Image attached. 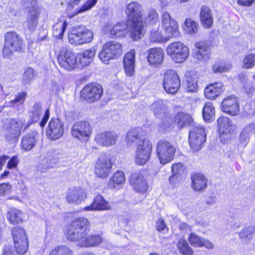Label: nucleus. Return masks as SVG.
Masks as SVG:
<instances>
[{
    "mask_svg": "<svg viewBox=\"0 0 255 255\" xmlns=\"http://www.w3.org/2000/svg\"><path fill=\"white\" fill-rule=\"evenodd\" d=\"M142 6L137 2H131L127 5L125 12L129 19L132 21L129 29L131 38L133 40H138L144 35V31L142 22Z\"/></svg>",
    "mask_w": 255,
    "mask_h": 255,
    "instance_id": "nucleus-1",
    "label": "nucleus"
},
{
    "mask_svg": "<svg viewBox=\"0 0 255 255\" xmlns=\"http://www.w3.org/2000/svg\"><path fill=\"white\" fill-rule=\"evenodd\" d=\"M90 231L89 222L84 217L74 219L66 232L67 239L72 242H78L82 247L83 242Z\"/></svg>",
    "mask_w": 255,
    "mask_h": 255,
    "instance_id": "nucleus-2",
    "label": "nucleus"
},
{
    "mask_svg": "<svg viewBox=\"0 0 255 255\" xmlns=\"http://www.w3.org/2000/svg\"><path fill=\"white\" fill-rule=\"evenodd\" d=\"M54 50L57 53L58 63L61 68L68 71L79 68L77 54L62 43H55Z\"/></svg>",
    "mask_w": 255,
    "mask_h": 255,
    "instance_id": "nucleus-3",
    "label": "nucleus"
},
{
    "mask_svg": "<svg viewBox=\"0 0 255 255\" xmlns=\"http://www.w3.org/2000/svg\"><path fill=\"white\" fill-rule=\"evenodd\" d=\"M93 39V31L82 25L73 27L68 34L69 42L75 45L90 43Z\"/></svg>",
    "mask_w": 255,
    "mask_h": 255,
    "instance_id": "nucleus-4",
    "label": "nucleus"
},
{
    "mask_svg": "<svg viewBox=\"0 0 255 255\" xmlns=\"http://www.w3.org/2000/svg\"><path fill=\"white\" fill-rule=\"evenodd\" d=\"M23 46V40L15 31H9L4 35V44L3 48L4 57H9L13 52L19 51Z\"/></svg>",
    "mask_w": 255,
    "mask_h": 255,
    "instance_id": "nucleus-5",
    "label": "nucleus"
},
{
    "mask_svg": "<svg viewBox=\"0 0 255 255\" xmlns=\"http://www.w3.org/2000/svg\"><path fill=\"white\" fill-rule=\"evenodd\" d=\"M123 53L122 45L116 41H110L104 44L102 50L98 54V58L102 63L108 64L111 60L117 58Z\"/></svg>",
    "mask_w": 255,
    "mask_h": 255,
    "instance_id": "nucleus-6",
    "label": "nucleus"
},
{
    "mask_svg": "<svg viewBox=\"0 0 255 255\" xmlns=\"http://www.w3.org/2000/svg\"><path fill=\"white\" fill-rule=\"evenodd\" d=\"M161 28L168 40L180 35L177 22L172 18L168 12H164L161 17Z\"/></svg>",
    "mask_w": 255,
    "mask_h": 255,
    "instance_id": "nucleus-7",
    "label": "nucleus"
},
{
    "mask_svg": "<svg viewBox=\"0 0 255 255\" xmlns=\"http://www.w3.org/2000/svg\"><path fill=\"white\" fill-rule=\"evenodd\" d=\"M167 53L176 63L185 61L189 55L188 48L180 42L170 44L166 48Z\"/></svg>",
    "mask_w": 255,
    "mask_h": 255,
    "instance_id": "nucleus-8",
    "label": "nucleus"
},
{
    "mask_svg": "<svg viewBox=\"0 0 255 255\" xmlns=\"http://www.w3.org/2000/svg\"><path fill=\"white\" fill-rule=\"evenodd\" d=\"M175 148L170 142L161 140L157 144L156 153L161 164H164L172 160Z\"/></svg>",
    "mask_w": 255,
    "mask_h": 255,
    "instance_id": "nucleus-9",
    "label": "nucleus"
},
{
    "mask_svg": "<svg viewBox=\"0 0 255 255\" xmlns=\"http://www.w3.org/2000/svg\"><path fill=\"white\" fill-rule=\"evenodd\" d=\"M163 85L167 93L175 94L180 87V81L177 72L172 70H167L164 74Z\"/></svg>",
    "mask_w": 255,
    "mask_h": 255,
    "instance_id": "nucleus-10",
    "label": "nucleus"
},
{
    "mask_svg": "<svg viewBox=\"0 0 255 255\" xmlns=\"http://www.w3.org/2000/svg\"><path fill=\"white\" fill-rule=\"evenodd\" d=\"M151 148L152 144L148 139L140 140L135 152V163L138 165L144 164L149 158Z\"/></svg>",
    "mask_w": 255,
    "mask_h": 255,
    "instance_id": "nucleus-11",
    "label": "nucleus"
},
{
    "mask_svg": "<svg viewBox=\"0 0 255 255\" xmlns=\"http://www.w3.org/2000/svg\"><path fill=\"white\" fill-rule=\"evenodd\" d=\"M103 93V87L97 83L87 85L81 92V96L90 103L99 100Z\"/></svg>",
    "mask_w": 255,
    "mask_h": 255,
    "instance_id": "nucleus-12",
    "label": "nucleus"
},
{
    "mask_svg": "<svg viewBox=\"0 0 255 255\" xmlns=\"http://www.w3.org/2000/svg\"><path fill=\"white\" fill-rule=\"evenodd\" d=\"M206 140L205 128H191L189 132V142L194 151H197Z\"/></svg>",
    "mask_w": 255,
    "mask_h": 255,
    "instance_id": "nucleus-13",
    "label": "nucleus"
},
{
    "mask_svg": "<svg viewBox=\"0 0 255 255\" xmlns=\"http://www.w3.org/2000/svg\"><path fill=\"white\" fill-rule=\"evenodd\" d=\"M112 166L113 164L110 156L102 154L96 163L95 173L97 176L104 178L109 175Z\"/></svg>",
    "mask_w": 255,
    "mask_h": 255,
    "instance_id": "nucleus-14",
    "label": "nucleus"
},
{
    "mask_svg": "<svg viewBox=\"0 0 255 255\" xmlns=\"http://www.w3.org/2000/svg\"><path fill=\"white\" fill-rule=\"evenodd\" d=\"M58 162V158L53 150L48 151L43 156L37 165V170L41 172H45L48 169L54 167Z\"/></svg>",
    "mask_w": 255,
    "mask_h": 255,
    "instance_id": "nucleus-15",
    "label": "nucleus"
},
{
    "mask_svg": "<svg viewBox=\"0 0 255 255\" xmlns=\"http://www.w3.org/2000/svg\"><path fill=\"white\" fill-rule=\"evenodd\" d=\"M173 120L179 128H200L190 115L184 112L176 113L174 116Z\"/></svg>",
    "mask_w": 255,
    "mask_h": 255,
    "instance_id": "nucleus-16",
    "label": "nucleus"
},
{
    "mask_svg": "<svg viewBox=\"0 0 255 255\" xmlns=\"http://www.w3.org/2000/svg\"><path fill=\"white\" fill-rule=\"evenodd\" d=\"M86 198V192L83 189L79 187H73L69 189L66 199L69 203L78 205Z\"/></svg>",
    "mask_w": 255,
    "mask_h": 255,
    "instance_id": "nucleus-17",
    "label": "nucleus"
},
{
    "mask_svg": "<svg viewBox=\"0 0 255 255\" xmlns=\"http://www.w3.org/2000/svg\"><path fill=\"white\" fill-rule=\"evenodd\" d=\"M222 111L231 115H238L239 112V104L237 97L231 96L224 99L222 105Z\"/></svg>",
    "mask_w": 255,
    "mask_h": 255,
    "instance_id": "nucleus-18",
    "label": "nucleus"
},
{
    "mask_svg": "<svg viewBox=\"0 0 255 255\" xmlns=\"http://www.w3.org/2000/svg\"><path fill=\"white\" fill-rule=\"evenodd\" d=\"M130 184L133 189L139 193H145L148 188L146 181L141 174L138 172L133 173L131 174Z\"/></svg>",
    "mask_w": 255,
    "mask_h": 255,
    "instance_id": "nucleus-19",
    "label": "nucleus"
},
{
    "mask_svg": "<svg viewBox=\"0 0 255 255\" xmlns=\"http://www.w3.org/2000/svg\"><path fill=\"white\" fill-rule=\"evenodd\" d=\"M164 58V52L160 48H150L148 51L147 61L150 65L154 67L160 66Z\"/></svg>",
    "mask_w": 255,
    "mask_h": 255,
    "instance_id": "nucleus-20",
    "label": "nucleus"
},
{
    "mask_svg": "<svg viewBox=\"0 0 255 255\" xmlns=\"http://www.w3.org/2000/svg\"><path fill=\"white\" fill-rule=\"evenodd\" d=\"M135 53L134 50H130L127 53L124 58L123 64L127 75L131 76L134 72Z\"/></svg>",
    "mask_w": 255,
    "mask_h": 255,
    "instance_id": "nucleus-21",
    "label": "nucleus"
},
{
    "mask_svg": "<svg viewBox=\"0 0 255 255\" xmlns=\"http://www.w3.org/2000/svg\"><path fill=\"white\" fill-rule=\"evenodd\" d=\"M117 138L116 134L110 131H105L97 134L95 137V140L98 143L106 146L114 144Z\"/></svg>",
    "mask_w": 255,
    "mask_h": 255,
    "instance_id": "nucleus-22",
    "label": "nucleus"
},
{
    "mask_svg": "<svg viewBox=\"0 0 255 255\" xmlns=\"http://www.w3.org/2000/svg\"><path fill=\"white\" fill-rule=\"evenodd\" d=\"M96 51L95 48L86 49L77 54L79 68L88 65L92 62Z\"/></svg>",
    "mask_w": 255,
    "mask_h": 255,
    "instance_id": "nucleus-23",
    "label": "nucleus"
},
{
    "mask_svg": "<svg viewBox=\"0 0 255 255\" xmlns=\"http://www.w3.org/2000/svg\"><path fill=\"white\" fill-rule=\"evenodd\" d=\"M223 91V84L216 82L208 85L204 90L206 98L210 100L215 99Z\"/></svg>",
    "mask_w": 255,
    "mask_h": 255,
    "instance_id": "nucleus-24",
    "label": "nucleus"
},
{
    "mask_svg": "<svg viewBox=\"0 0 255 255\" xmlns=\"http://www.w3.org/2000/svg\"><path fill=\"white\" fill-rule=\"evenodd\" d=\"M190 245L195 247H205L208 249H213L214 245L209 240L200 237L195 233H191L188 238Z\"/></svg>",
    "mask_w": 255,
    "mask_h": 255,
    "instance_id": "nucleus-25",
    "label": "nucleus"
},
{
    "mask_svg": "<svg viewBox=\"0 0 255 255\" xmlns=\"http://www.w3.org/2000/svg\"><path fill=\"white\" fill-rule=\"evenodd\" d=\"M196 51L194 57L199 61H206L209 58V50L207 45L204 42L199 41L195 44Z\"/></svg>",
    "mask_w": 255,
    "mask_h": 255,
    "instance_id": "nucleus-26",
    "label": "nucleus"
},
{
    "mask_svg": "<svg viewBox=\"0 0 255 255\" xmlns=\"http://www.w3.org/2000/svg\"><path fill=\"white\" fill-rule=\"evenodd\" d=\"M200 18L202 24L205 28H210L213 23L212 10L207 6H203L201 8Z\"/></svg>",
    "mask_w": 255,
    "mask_h": 255,
    "instance_id": "nucleus-27",
    "label": "nucleus"
},
{
    "mask_svg": "<svg viewBox=\"0 0 255 255\" xmlns=\"http://www.w3.org/2000/svg\"><path fill=\"white\" fill-rule=\"evenodd\" d=\"M110 208L108 202L101 195H98L96 196L92 204L84 209L86 211L106 210L109 209Z\"/></svg>",
    "mask_w": 255,
    "mask_h": 255,
    "instance_id": "nucleus-28",
    "label": "nucleus"
},
{
    "mask_svg": "<svg viewBox=\"0 0 255 255\" xmlns=\"http://www.w3.org/2000/svg\"><path fill=\"white\" fill-rule=\"evenodd\" d=\"M192 187L196 191H200L207 187V180L202 174L196 173L192 175Z\"/></svg>",
    "mask_w": 255,
    "mask_h": 255,
    "instance_id": "nucleus-29",
    "label": "nucleus"
},
{
    "mask_svg": "<svg viewBox=\"0 0 255 255\" xmlns=\"http://www.w3.org/2000/svg\"><path fill=\"white\" fill-rule=\"evenodd\" d=\"M150 109L154 115L158 118L162 119L167 114L166 104L163 100H157L153 103L151 105Z\"/></svg>",
    "mask_w": 255,
    "mask_h": 255,
    "instance_id": "nucleus-30",
    "label": "nucleus"
},
{
    "mask_svg": "<svg viewBox=\"0 0 255 255\" xmlns=\"http://www.w3.org/2000/svg\"><path fill=\"white\" fill-rule=\"evenodd\" d=\"M149 38L151 41L158 43L168 40L162 28L159 27L154 28L151 30Z\"/></svg>",
    "mask_w": 255,
    "mask_h": 255,
    "instance_id": "nucleus-31",
    "label": "nucleus"
},
{
    "mask_svg": "<svg viewBox=\"0 0 255 255\" xmlns=\"http://www.w3.org/2000/svg\"><path fill=\"white\" fill-rule=\"evenodd\" d=\"M22 213L16 208H10L7 211V218L10 223L17 224L22 221Z\"/></svg>",
    "mask_w": 255,
    "mask_h": 255,
    "instance_id": "nucleus-32",
    "label": "nucleus"
},
{
    "mask_svg": "<svg viewBox=\"0 0 255 255\" xmlns=\"http://www.w3.org/2000/svg\"><path fill=\"white\" fill-rule=\"evenodd\" d=\"M125 177L124 173L122 171H117L114 173L113 177L108 182L109 188H116L124 183Z\"/></svg>",
    "mask_w": 255,
    "mask_h": 255,
    "instance_id": "nucleus-33",
    "label": "nucleus"
},
{
    "mask_svg": "<svg viewBox=\"0 0 255 255\" xmlns=\"http://www.w3.org/2000/svg\"><path fill=\"white\" fill-rule=\"evenodd\" d=\"M103 241L102 237L98 234L87 235L82 247H90L99 245Z\"/></svg>",
    "mask_w": 255,
    "mask_h": 255,
    "instance_id": "nucleus-34",
    "label": "nucleus"
},
{
    "mask_svg": "<svg viewBox=\"0 0 255 255\" xmlns=\"http://www.w3.org/2000/svg\"><path fill=\"white\" fill-rule=\"evenodd\" d=\"M90 128H72V135L81 141H85L91 134Z\"/></svg>",
    "mask_w": 255,
    "mask_h": 255,
    "instance_id": "nucleus-35",
    "label": "nucleus"
},
{
    "mask_svg": "<svg viewBox=\"0 0 255 255\" xmlns=\"http://www.w3.org/2000/svg\"><path fill=\"white\" fill-rule=\"evenodd\" d=\"M11 233L14 242H16L17 244L18 241L21 240L24 245H26V240H27V238L24 229L19 227H16L12 229Z\"/></svg>",
    "mask_w": 255,
    "mask_h": 255,
    "instance_id": "nucleus-36",
    "label": "nucleus"
},
{
    "mask_svg": "<svg viewBox=\"0 0 255 255\" xmlns=\"http://www.w3.org/2000/svg\"><path fill=\"white\" fill-rule=\"evenodd\" d=\"M36 132H32L31 134L24 136L21 142L22 148L26 150H31L34 146L36 142Z\"/></svg>",
    "mask_w": 255,
    "mask_h": 255,
    "instance_id": "nucleus-37",
    "label": "nucleus"
},
{
    "mask_svg": "<svg viewBox=\"0 0 255 255\" xmlns=\"http://www.w3.org/2000/svg\"><path fill=\"white\" fill-rule=\"evenodd\" d=\"M67 23L66 21H60L55 23L53 27V34L57 38L61 39L66 28Z\"/></svg>",
    "mask_w": 255,
    "mask_h": 255,
    "instance_id": "nucleus-38",
    "label": "nucleus"
},
{
    "mask_svg": "<svg viewBox=\"0 0 255 255\" xmlns=\"http://www.w3.org/2000/svg\"><path fill=\"white\" fill-rule=\"evenodd\" d=\"M49 255H74L73 251L69 247L60 245L56 247Z\"/></svg>",
    "mask_w": 255,
    "mask_h": 255,
    "instance_id": "nucleus-39",
    "label": "nucleus"
},
{
    "mask_svg": "<svg viewBox=\"0 0 255 255\" xmlns=\"http://www.w3.org/2000/svg\"><path fill=\"white\" fill-rule=\"evenodd\" d=\"M127 28V25L124 22L118 23L115 25L110 31L111 37H120L125 33Z\"/></svg>",
    "mask_w": 255,
    "mask_h": 255,
    "instance_id": "nucleus-40",
    "label": "nucleus"
},
{
    "mask_svg": "<svg viewBox=\"0 0 255 255\" xmlns=\"http://www.w3.org/2000/svg\"><path fill=\"white\" fill-rule=\"evenodd\" d=\"M238 79L244 85V89L246 93L250 94L255 90V85H254L252 81H249L247 76L243 73L240 74L238 76Z\"/></svg>",
    "mask_w": 255,
    "mask_h": 255,
    "instance_id": "nucleus-41",
    "label": "nucleus"
},
{
    "mask_svg": "<svg viewBox=\"0 0 255 255\" xmlns=\"http://www.w3.org/2000/svg\"><path fill=\"white\" fill-rule=\"evenodd\" d=\"M177 249L179 253L182 255H192L193 250L189 246L186 240L180 239L177 243Z\"/></svg>",
    "mask_w": 255,
    "mask_h": 255,
    "instance_id": "nucleus-42",
    "label": "nucleus"
},
{
    "mask_svg": "<svg viewBox=\"0 0 255 255\" xmlns=\"http://www.w3.org/2000/svg\"><path fill=\"white\" fill-rule=\"evenodd\" d=\"M203 117L206 122H209L215 115V108L211 102L205 104L203 109Z\"/></svg>",
    "mask_w": 255,
    "mask_h": 255,
    "instance_id": "nucleus-43",
    "label": "nucleus"
},
{
    "mask_svg": "<svg viewBox=\"0 0 255 255\" xmlns=\"http://www.w3.org/2000/svg\"><path fill=\"white\" fill-rule=\"evenodd\" d=\"M184 24V29L186 33L193 34L197 32L199 25L196 21L188 18L185 21Z\"/></svg>",
    "mask_w": 255,
    "mask_h": 255,
    "instance_id": "nucleus-44",
    "label": "nucleus"
},
{
    "mask_svg": "<svg viewBox=\"0 0 255 255\" xmlns=\"http://www.w3.org/2000/svg\"><path fill=\"white\" fill-rule=\"evenodd\" d=\"M42 106L40 103H36L32 107L30 115L31 123H36L39 120Z\"/></svg>",
    "mask_w": 255,
    "mask_h": 255,
    "instance_id": "nucleus-45",
    "label": "nucleus"
},
{
    "mask_svg": "<svg viewBox=\"0 0 255 255\" xmlns=\"http://www.w3.org/2000/svg\"><path fill=\"white\" fill-rule=\"evenodd\" d=\"M255 232V227L249 226L244 229L240 233L239 237L243 240L245 241H250L252 238V235Z\"/></svg>",
    "mask_w": 255,
    "mask_h": 255,
    "instance_id": "nucleus-46",
    "label": "nucleus"
},
{
    "mask_svg": "<svg viewBox=\"0 0 255 255\" xmlns=\"http://www.w3.org/2000/svg\"><path fill=\"white\" fill-rule=\"evenodd\" d=\"M158 20V14L153 8L148 10L147 14L145 18V22L148 24H153Z\"/></svg>",
    "mask_w": 255,
    "mask_h": 255,
    "instance_id": "nucleus-47",
    "label": "nucleus"
},
{
    "mask_svg": "<svg viewBox=\"0 0 255 255\" xmlns=\"http://www.w3.org/2000/svg\"><path fill=\"white\" fill-rule=\"evenodd\" d=\"M46 135L48 138L55 140L63 133V128H46Z\"/></svg>",
    "mask_w": 255,
    "mask_h": 255,
    "instance_id": "nucleus-48",
    "label": "nucleus"
},
{
    "mask_svg": "<svg viewBox=\"0 0 255 255\" xmlns=\"http://www.w3.org/2000/svg\"><path fill=\"white\" fill-rule=\"evenodd\" d=\"M35 75L34 70L31 67H28L22 75V81L24 84H29L33 80Z\"/></svg>",
    "mask_w": 255,
    "mask_h": 255,
    "instance_id": "nucleus-49",
    "label": "nucleus"
},
{
    "mask_svg": "<svg viewBox=\"0 0 255 255\" xmlns=\"http://www.w3.org/2000/svg\"><path fill=\"white\" fill-rule=\"evenodd\" d=\"M231 67L230 63H217L214 65L213 70L215 73H222L229 71Z\"/></svg>",
    "mask_w": 255,
    "mask_h": 255,
    "instance_id": "nucleus-50",
    "label": "nucleus"
},
{
    "mask_svg": "<svg viewBox=\"0 0 255 255\" xmlns=\"http://www.w3.org/2000/svg\"><path fill=\"white\" fill-rule=\"evenodd\" d=\"M8 130L5 134V138L9 142H15L18 136L20 131L16 128H8Z\"/></svg>",
    "mask_w": 255,
    "mask_h": 255,
    "instance_id": "nucleus-51",
    "label": "nucleus"
},
{
    "mask_svg": "<svg viewBox=\"0 0 255 255\" xmlns=\"http://www.w3.org/2000/svg\"><path fill=\"white\" fill-rule=\"evenodd\" d=\"M255 65V55L248 54L243 61V67L246 69L251 68Z\"/></svg>",
    "mask_w": 255,
    "mask_h": 255,
    "instance_id": "nucleus-52",
    "label": "nucleus"
},
{
    "mask_svg": "<svg viewBox=\"0 0 255 255\" xmlns=\"http://www.w3.org/2000/svg\"><path fill=\"white\" fill-rule=\"evenodd\" d=\"M139 135L135 130V129L132 128L127 133L126 140L130 144L139 139Z\"/></svg>",
    "mask_w": 255,
    "mask_h": 255,
    "instance_id": "nucleus-53",
    "label": "nucleus"
},
{
    "mask_svg": "<svg viewBox=\"0 0 255 255\" xmlns=\"http://www.w3.org/2000/svg\"><path fill=\"white\" fill-rule=\"evenodd\" d=\"M40 8L36 5H32L28 11L27 17L38 20V17L40 14Z\"/></svg>",
    "mask_w": 255,
    "mask_h": 255,
    "instance_id": "nucleus-54",
    "label": "nucleus"
},
{
    "mask_svg": "<svg viewBox=\"0 0 255 255\" xmlns=\"http://www.w3.org/2000/svg\"><path fill=\"white\" fill-rule=\"evenodd\" d=\"M18 243L17 244L16 242H14L15 251L17 253L19 254H24L26 253L28 249V241L26 240V245H24L23 242L20 241H18Z\"/></svg>",
    "mask_w": 255,
    "mask_h": 255,
    "instance_id": "nucleus-55",
    "label": "nucleus"
},
{
    "mask_svg": "<svg viewBox=\"0 0 255 255\" xmlns=\"http://www.w3.org/2000/svg\"><path fill=\"white\" fill-rule=\"evenodd\" d=\"M27 94L26 92H22L19 93L15 97V98L10 101V103L12 104V106L14 107V105H20L24 103Z\"/></svg>",
    "mask_w": 255,
    "mask_h": 255,
    "instance_id": "nucleus-56",
    "label": "nucleus"
},
{
    "mask_svg": "<svg viewBox=\"0 0 255 255\" xmlns=\"http://www.w3.org/2000/svg\"><path fill=\"white\" fill-rule=\"evenodd\" d=\"M218 133L221 142H225L230 137V128H218Z\"/></svg>",
    "mask_w": 255,
    "mask_h": 255,
    "instance_id": "nucleus-57",
    "label": "nucleus"
},
{
    "mask_svg": "<svg viewBox=\"0 0 255 255\" xmlns=\"http://www.w3.org/2000/svg\"><path fill=\"white\" fill-rule=\"evenodd\" d=\"M218 124L219 128H226L227 127H232L233 124L229 118L225 117H221L218 119Z\"/></svg>",
    "mask_w": 255,
    "mask_h": 255,
    "instance_id": "nucleus-58",
    "label": "nucleus"
},
{
    "mask_svg": "<svg viewBox=\"0 0 255 255\" xmlns=\"http://www.w3.org/2000/svg\"><path fill=\"white\" fill-rule=\"evenodd\" d=\"M97 2V0H89V1L86 2L82 7L78 9L77 13H82L90 9L95 5Z\"/></svg>",
    "mask_w": 255,
    "mask_h": 255,
    "instance_id": "nucleus-59",
    "label": "nucleus"
},
{
    "mask_svg": "<svg viewBox=\"0 0 255 255\" xmlns=\"http://www.w3.org/2000/svg\"><path fill=\"white\" fill-rule=\"evenodd\" d=\"M38 23V20L30 18L27 17L26 21L24 22V26L26 27L29 30L35 29Z\"/></svg>",
    "mask_w": 255,
    "mask_h": 255,
    "instance_id": "nucleus-60",
    "label": "nucleus"
},
{
    "mask_svg": "<svg viewBox=\"0 0 255 255\" xmlns=\"http://www.w3.org/2000/svg\"><path fill=\"white\" fill-rule=\"evenodd\" d=\"M184 167L182 163H178L174 164L172 166V174L175 175H179L183 171Z\"/></svg>",
    "mask_w": 255,
    "mask_h": 255,
    "instance_id": "nucleus-61",
    "label": "nucleus"
},
{
    "mask_svg": "<svg viewBox=\"0 0 255 255\" xmlns=\"http://www.w3.org/2000/svg\"><path fill=\"white\" fill-rule=\"evenodd\" d=\"M156 228L159 232L165 233L167 232L168 228L166 227L164 221L162 219H159L156 221Z\"/></svg>",
    "mask_w": 255,
    "mask_h": 255,
    "instance_id": "nucleus-62",
    "label": "nucleus"
},
{
    "mask_svg": "<svg viewBox=\"0 0 255 255\" xmlns=\"http://www.w3.org/2000/svg\"><path fill=\"white\" fill-rule=\"evenodd\" d=\"M1 255H17L13 247L11 245H5L3 247Z\"/></svg>",
    "mask_w": 255,
    "mask_h": 255,
    "instance_id": "nucleus-63",
    "label": "nucleus"
},
{
    "mask_svg": "<svg viewBox=\"0 0 255 255\" xmlns=\"http://www.w3.org/2000/svg\"><path fill=\"white\" fill-rule=\"evenodd\" d=\"M19 160L17 156H13L8 161L6 167L9 169H13L17 167Z\"/></svg>",
    "mask_w": 255,
    "mask_h": 255,
    "instance_id": "nucleus-64",
    "label": "nucleus"
}]
</instances>
